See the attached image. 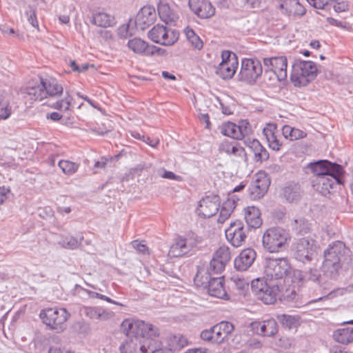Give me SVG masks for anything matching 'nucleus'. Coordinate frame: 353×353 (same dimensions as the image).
Wrapping results in <instances>:
<instances>
[{
	"instance_id": "obj_55",
	"label": "nucleus",
	"mask_w": 353,
	"mask_h": 353,
	"mask_svg": "<svg viewBox=\"0 0 353 353\" xmlns=\"http://www.w3.org/2000/svg\"><path fill=\"white\" fill-rule=\"evenodd\" d=\"M232 281L234 282L236 288L240 290H243L245 288H248V282L244 279H241L238 276H233L232 278Z\"/></svg>"
},
{
	"instance_id": "obj_17",
	"label": "nucleus",
	"mask_w": 353,
	"mask_h": 353,
	"mask_svg": "<svg viewBox=\"0 0 353 353\" xmlns=\"http://www.w3.org/2000/svg\"><path fill=\"white\" fill-rule=\"evenodd\" d=\"M220 198L218 195L206 196L199 201L197 214L203 218H210L215 215L220 208Z\"/></svg>"
},
{
	"instance_id": "obj_56",
	"label": "nucleus",
	"mask_w": 353,
	"mask_h": 353,
	"mask_svg": "<svg viewBox=\"0 0 353 353\" xmlns=\"http://www.w3.org/2000/svg\"><path fill=\"white\" fill-rule=\"evenodd\" d=\"M99 307H85L83 309L85 315L90 319H97Z\"/></svg>"
},
{
	"instance_id": "obj_25",
	"label": "nucleus",
	"mask_w": 353,
	"mask_h": 353,
	"mask_svg": "<svg viewBox=\"0 0 353 353\" xmlns=\"http://www.w3.org/2000/svg\"><path fill=\"white\" fill-rule=\"evenodd\" d=\"M276 124L267 123L263 130V134L266 139L269 147L273 150L279 151L282 146V143L276 134Z\"/></svg>"
},
{
	"instance_id": "obj_49",
	"label": "nucleus",
	"mask_w": 353,
	"mask_h": 353,
	"mask_svg": "<svg viewBox=\"0 0 353 353\" xmlns=\"http://www.w3.org/2000/svg\"><path fill=\"white\" fill-rule=\"evenodd\" d=\"M186 345V339L182 336H174L170 341V349L179 350Z\"/></svg>"
},
{
	"instance_id": "obj_36",
	"label": "nucleus",
	"mask_w": 353,
	"mask_h": 353,
	"mask_svg": "<svg viewBox=\"0 0 353 353\" xmlns=\"http://www.w3.org/2000/svg\"><path fill=\"white\" fill-rule=\"evenodd\" d=\"M83 239V236L79 238L72 236H61V239L58 243L63 248L75 250L79 247Z\"/></svg>"
},
{
	"instance_id": "obj_37",
	"label": "nucleus",
	"mask_w": 353,
	"mask_h": 353,
	"mask_svg": "<svg viewBox=\"0 0 353 353\" xmlns=\"http://www.w3.org/2000/svg\"><path fill=\"white\" fill-rule=\"evenodd\" d=\"M219 150L220 152H225L228 154H234L235 156H241L245 153L243 148L229 141H223L219 145Z\"/></svg>"
},
{
	"instance_id": "obj_27",
	"label": "nucleus",
	"mask_w": 353,
	"mask_h": 353,
	"mask_svg": "<svg viewBox=\"0 0 353 353\" xmlns=\"http://www.w3.org/2000/svg\"><path fill=\"white\" fill-rule=\"evenodd\" d=\"M45 83L44 79H40L39 83H36L35 85H30L24 90V94L30 100L41 101L46 98L45 93Z\"/></svg>"
},
{
	"instance_id": "obj_26",
	"label": "nucleus",
	"mask_w": 353,
	"mask_h": 353,
	"mask_svg": "<svg viewBox=\"0 0 353 353\" xmlns=\"http://www.w3.org/2000/svg\"><path fill=\"white\" fill-rule=\"evenodd\" d=\"M244 218L250 228H259L262 225L261 212L255 206H248L244 210Z\"/></svg>"
},
{
	"instance_id": "obj_31",
	"label": "nucleus",
	"mask_w": 353,
	"mask_h": 353,
	"mask_svg": "<svg viewBox=\"0 0 353 353\" xmlns=\"http://www.w3.org/2000/svg\"><path fill=\"white\" fill-rule=\"evenodd\" d=\"M249 147L254 154V160L256 162L262 163L269 159V152L258 140L253 139L251 141Z\"/></svg>"
},
{
	"instance_id": "obj_41",
	"label": "nucleus",
	"mask_w": 353,
	"mask_h": 353,
	"mask_svg": "<svg viewBox=\"0 0 353 353\" xmlns=\"http://www.w3.org/2000/svg\"><path fill=\"white\" fill-rule=\"evenodd\" d=\"M184 245H185V243H184L183 238L179 237L176 239L170 248V253L175 257L185 255V252H183V250H185Z\"/></svg>"
},
{
	"instance_id": "obj_29",
	"label": "nucleus",
	"mask_w": 353,
	"mask_h": 353,
	"mask_svg": "<svg viewBox=\"0 0 353 353\" xmlns=\"http://www.w3.org/2000/svg\"><path fill=\"white\" fill-rule=\"evenodd\" d=\"M305 281H312L316 283L320 289L325 290L328 288V283L327 279H330L329 276L325 275H321L320 272L317 269H310L305 273Z\"/></svg>"
},
{
	"instance_id": "obj_45",
	"label": "nucleus",
	"mask_w": 353,
	"mask_h": 353,
	"mask_svg": "<svg viewBox=\"0 0 353 353\" xmlns=\"http://www.w3.org/2000/svg\"><path fill=\"white\" fill-rule=\"evenodd\" d=\"M251 330L256 334L267 336L265 331V323L263 321H255L250 324Z\"/></svg>"
},
{
	"instance_id": "obj_59",
	"label": "nucleus",
	"mask_w": 353,
	"mask_h": 353,
	"mask_svg": "<svg viewBox=\"0 0 353 353\" xmlns=\"http://www.w3.org/2000/svg\"><path fill=\"white\" fill-rule=\"evenodd\" d=\"M26 14L30 23L34 28L38 27V21L34 10L30 8L29 10L26 12Z\"/></svg>"
},
{
	"instance_id": "obj_23",
	"label": "nucleus",
	"mask_w": 353,
	"mask_h": 353,
	"mask_svg": "<svg viewBox=\"0 0 353 353\" xmlns=\"http://www.w3.org/2000/svg\"><path fill=\"white\" fill-rule=\"evenodd\" d=\"M256 256V252L253 249H244L234 259L235 268L239 271L247 270L253 264Z\"/></svg>"
},
{
	"instance_id": "obj_4",
	"label": "nucleus",
	"mask_w": 353,
	"mask_h": 353,
	"mask_svg": "<svg viewBox=\"0 0 353 353\" xmlns=\"http://www.w3.org/2000/svg\"><path fill=\"white\" fill-rule=\"evenodd\" d=\"M121 329L127 336L154 339L159 335V329L154 325L141 320L128 319L121 323Z\"/></svg>"
},
{
	"instance_id": "obj_53",
	"label": "nucleus",
	"mask_w": 353,
	"mask_h": 353,
	"mask_svg": "<svg viewBox=\"0 0 353 353\" xmlns=\"http://www.w3.org/2000/svg\"><path fill=\"white\" fill-rule=\"evenodd\" d=\"M185 250H183V252H185V254H188L194 248H195L198 243V241L192 237H187L183 238Z\"/></svg>"
},
{
	"instance_id": "obj_15",
	"label": "nucleus",
	"mask_w": 353,
	"mask_h": 353,
	"mask_svg": "<svg viewBox=\"0 0 353 353\" xmlns=\"http://www.w3.org/2000/svg\"><path fill=\"white\" fill-rule=\"evenodd\" d=\"M225 233L228 241L235 248L243 245L247 239V230L240 220L231 222Z\"/></svg>"
},
{
	"instance_id": "obj_14",
	"label": "nucleus",
	"mask_w": 353,
	"mask_h": 353,
	"mask_svg": "<svg viewBox=\"0 0 353 353\" xmlns=\"http://www.w3.org/2000/svg\"><path fill=\"white\" fill-rule=\"evenodd\" d=\"M222 61L216 68V74L223 79H231L238 68V60L235 54L225 50L221 54Z\"/></svg>"
},
{
	"instance_id": "obj_24",
	"label": "nucleus",
	"mask_w": 353,
	"mask_h": 353,
	"mask_svg": "<svg viewBox=\"0 0 353 353\" xmlns=\"http://www.w3.org/2000/svg\"><path fill=\"white\" fill-rule=\"evenodd\" d=\"M279 8L288 15L303 16L305 9L299 0H279Z\"/></svg>"
},
{
	"instance_id": "obj_63",
	"label": "nucleus",
	"mask_w": 353,
	"mask_h": 353,
	"mask_svg": "<svg viewBox=\"0 0 353 353\" xmlns=\"http://www.w3.org/2000/svg\"><path fill=\"white\" fill-rule=\"evenodd\" d=\"M161 176L165 179L175 180L177 181H180L182 180L181 176L176 175L171 171L164 170L163 174L161 175Z\"/></svg>"
},
{
	"instance_id": "obj_1",
	"label": "nucleus",
	"mask_w": 353,
	"mask_h": 353,
	"mask_svg": "<svg viewBox=\"0 0 353 353\" xmlns=\"http://www.w3.org/2000/svg\"><path fill=\"white\" fill-rule=\"evenodd\" d=\"M307 173H312L311 183L313 188L323 196H327L330 190L341 184V177L345 173L342 165L328 160H319L310 163Z\"/></svg>"
},
{
	"instance_id": "obj_39",
	"label": "nucleus",
	"mask_w": 353,
	"mask_h": 353,
	"mask_svg": "<svg viewBox=\"0 0 353 353\" xmlns=\"http://www.w3.org/2000/svg\"><path fill=\"white\" fill-rule=\"evenodd\" d=\"M292 228L297 234H305L310 231V224L307 220L300 218L292 222Z\"/></svg>"
},
{
	"instance_id": "obj_13",
	"label": "nucleus",
	"mask_w": 353,
	"mask_h": 353,
	"mask_svg": "<svg viewBox=\"0 0 353 353\" xmlns=\"http://www.w3.org/2000/svg\"><path fill=\"white\" fill-rule=\"evenodd\" d=\"M148 37L153 42L163 46L173 45L179 39V33L174 30H168L162 25L154 26L148 33Z\"/></svg>"
},
{
	"instance_id": "obj_3",
	"label": "nucleus",
	"mask_w": 353,
	"mask_h": 353,
	"mask_svg": "<svg viewBox=\"0 0 353 353\" xmlns=\"http://www.w3.org/2000/svg\"><path fill=\"white\" fill-rule=\"evenodd\" d=\"M161 346V342L156 339L132 336L121 343L119 350L121 353H158Z\"/></svg>"
},
{
	"instance_id": "obj_50",
	"label": "nucleus",
	"mask_w": 353,
	"mask_h": 353,
	"mask_svg": "<svg viewBox=\"0 0 353 353\" xmlns=\"http://www.w3.org/2000/svg\"><path fill=\"white\" fill-rule=\"evenodd\" d=\"M71 100H72L71 97L68 95L65 98L53 103L51 105V107L54 109L59 110H68L70 107Z\"/></svg>"
},
{
	"instance_id": "obj_12",
	"label": "nucleus",
	"mask_w": 353,
	"mask_h": 353,
	"mask_svg": "<svg viewBox=\"0 0 353 353\" xmlns=\"http://www.w3.org/2000/svg\"><path fill=\"white\" fill-rule=\"evenodd\" d=\"M263 72V68L259 60L243 59L241 61V68L239 74L241 81L253 83Z\"/></svg>"
},
{
	"instance_id": "obj_9",
	"label": "nucleus",
	"mask_w": 353,
	"mask_h": 353,
	"mask_svg": "<svg viewBox=\"0 0 353 353\" xmlns=\"http://www.w3.org/2000/svg\"><path fill=\"white\" fill-rule=\"evenodd\" d=\"M291 265L286 258L268 259L264 267V278L266 281H276L288 275Z\"/></svg>"
},
{
	"instance_id": "obj_2",
	"label": "nucleus",
	"mask_w": 353,
	"mask_h": 353,
	"mask_svg": "<svg viewBox=\"0 0 353 353\" xmlns=\"http://www.w3.org/2000/svg\"><path fill=\"white\" fill-rule=\"evenodd\" d=\"M351 262L350 250L340 241L333 242L324 251L322 271L330 279H335L339 270L346 268Z\"/></svg>"
},
{
	"instance_id": "obj_40",
	"label": "nucleus",
	"mask_w": 353,
	"mask_h": 353,
	"mask_svg": "<svg viewBox=\"0 0 353 353\" xmlns=\"http://www.w3.org/2000/svg\"><path fill=\"white\" fill-rule=\"evenodd\" d=\"M279 322L286 328L296 327L299 324V317L295 316L282 314L277 316Z\"/></svg>"
},
{
	"instance_id": "obj_43",
	"label": "nucleus",
	"mask_w": 353,
	"mask_h": 353,
	"mask_svg": "<svg viewBox=\"0 0 353 353\" xmlns=\"http://www.w3.org/2000/svg\"><path fill=\"white\" fill-rule=\"evenodd\" d=\"M59 166L61 170L68 175H71L75 173L78 168L79 165L68 160H61L59 162Z\"/></svg>"
},
{
	"instance_id": "obj_44",
	"label": "nucleus",
	"mask_w": 353,
	"mask_h": 353,
	"mask_svg": "<svg viewBox=\"0 0 353 353\" xmlns=\"http://www.w3.org/2000/svg\"><path fill=\"white\" fill-rule=\"evenodd\" d=\"M213 258L227 264L231 259L230 248L225 245L221 246L214 254Z\"/></svg>"
},
{
	"instance_id": "obj_48",
	"label": "nucleus",
	"mask_w": 353,
	"mask_h": 353,
	"mask_svg": "<svg viewBox=\"0 0 353 353\" xmlns=\"http://www.w3.org/2000/svg\"><path fill=\"white\" fill-rule=\"evenodd\" d=\"M12 110L8 103L3 101V97L0 94V120L7 119L11 114Z\"/></svg>"
},
{
	"instance_id": "obj_42",
	"label": "nucleus",
	"mask_w": 353,
	"mask_h": 353,
	"mask_svg": "<svg viewBox=\"0 0 353 353\" xmlns=\"http://www.w3.org/2000/svg\"><path fill=\"white\" fill-rule=\"evenodd\" d=\"M225 265L226 263L212 257L210 261V265L205 272L208 275H210L211 274H220L224 270Z\"/></svg>"
},
{
	"instance_id": "obj_28",
	"label": "nucleus",
	"mask_w": 353,
	"mask_h": 353,
	"mask_svg": "<svg viewBox=\"0 0 353 353\" xmlns=\"http://www.w3.org/2000/svg\"><path fill=\"white\" fill-rule=\"evenodd\" d=\"M158 13L160 19L165 23H172L179 19L177 12L164 1H161L158 5Z\"/></svg>"
},
{
	"instance_id": "obj_46",
	"label": "nucleus",
	"mask_w": 353,
	"mask_h": 353,
	"mask_svg": "<svg viewBox=\"0 0 353 353\" xmlns=\"http://www.w3.org/2000/svg\"><path fill=\"white\" fill-rule=\"evenodd\" d=\"M265 323V331L267 336H272L278 332V325L276 321L271 318L263 320Z\"/></svg>"
},
{
	"instance_id": "obj_57",
	"label": "nucleus",
	"mask_w": 353,
	"mask_h": 353,
	"mask_svg": "<svg viewBox=\"0 0 353 353\" xmlns=\"http://www.w3.org/2000/svg\"><path fill=\"white\" fill-rule=\"evenodd\" d=\"M114 316V313L111 311H106L102 308H99L97 319L100 321H106Z\"/></svg>"
},
{
	"instance_id": "obj_54",
	"label": "nucleus",
	"mask_w": 353,
	"mask_h": 353,
	"mask_svg": "<svg viewBox=\"0 0 353 353\" xmlns=\"http://www.w3.org/2000/svg\"><path fill=\"white\" fill-rule=\"evenodd\" d=\"M74 329L78 333L85 334L89 332L90 326L85 322L79 321L74 325Z\"/></svg>"
},
{
	"instance_id": "obj_33",
	"label": "nucleus",
	"mask_w": 353,
	"mask_h": 353,
	"mask_svg": "<svg viewBox=\"0 0 353 353\" xmlns=\"http://www.w3.org/2000/svg\"><path fill=\"white\" fill-rule=\"evenodd\" d=\"M333 337L340 343H350L353 342V327L338 329L334 332Z\"/></svg>"
},
{
	"instance_id": "obj_60",
	"label": "nucleus",
	"mask_w": 353,
	"mask_h": 353,
	"mask_svg": "<svg viewBox=\"0 0 353 353\" xmlns=\"http://www.w3.org/2000/svg\"><path fill=\"white\" fill-rule=\"evenodd\" d=\"M222 207L232 213L236 208V201L232 198L228 199L223 202Z\"/></svg>"
},
{
	"instance_id": "obj_19",
	"label": "nucleus",
	"mask_w": 353,
	"mask_h": 353,
	"mask_svg": "<svg viewBox=\"0 0 353 353\" xmlns=\"http://www.w3.org/2000/svg\"><path fill=\"white\" fill-rule=\"evenodd\" d=\"M191 10L201 19H208L214 16L215 8L208 0H189Z\"/></svg>"
},
{
	"instance_id": "obj_38",
	"label": "nucleus",
	"mask_w": 353,
	"mask_h": 353,
	"mask_svg": "<svg viewBox=\"0 0 353 353\" xmlns=\"http://www.w3.org/2000/svg\"><path fill=\"white\" fill-rule=\"evenodd\" d=\"M221 133L225 136L232 137L234 139H241V134L238 130L236 124L232 122H227L220 127Z\"/></svg>"
},
{
	"instance_id": "obj_7",
	"label": "nucleus",
	"mask_w": 353,
	"mask_h": 353,
	"mask_svg": "<svg viewBox=\"0 0 353 353\" xmlns=\"http://www.w3.org/2000/svg\"><path fill=\"white\" fill-rule=\"evenodd\" d=\"M290 240V234L281 228L268 229L263 236V245L270 252H278Z\"/></svg>"
},
{
	"instance_id": "obj_47",
	"label": "nucleus",
	"mask_w": 353,
	"mask_h": 353,
	"mask_svg": "<svg viewBox=\"0 0 353 353\" xmlns=\"http://www.w3.org/2000/svg\"><path fill=\"white\" fill-rule=\"evenodd\" d=\"M288 274L292 278V282L297 285H302L305 281V273L299 270L289 271Z\"/></svg>"
},
{
	"instance_id": "obj_22",
	"label": "nucleus",
	"mask_w": 353,
	"mask_h": 353,
	"mask_svg": "<svg viewBox=\"0 0 353 353\" xmlns=\"http://www.w3.org/2000/svg\"><path fill=\"white\" fill-rule=\"evenodd\" d=\"M234 330V325L229 321H221L212 327L215 344L220 345L225 342Z\"/></svg>"
},
{
	"instance_id": "obj_20",
	"label": "nucleus",
	"mask_w": 353,
	"mask_h": 353,
	"mask_svg": "<svg viewBox=\"0 0 353 353\" xmlns=\"http://www.w3.org/2000/svg\"><path fill=\"white\" fill-rule=\"evenodd\" d=\"M128 48L134 52L145 56H150L154 54H159L161 48L153 45H150L145 41L139 38H134L129 40L128 43Z\"/></svg>"
},
{
	"instance_id": "obj_62",
	"label": "nucleus",
	"mask_w": 353,
	"mask_h": 353,
	"mask_svg": "<svg viewBox=\"0 0 353 353\" xmlns=\"http://www.w3.org/2000/svg\"><path fill=\"white\" fill-rule=\"evenodd\" d=\"M231 214V212L221 207L218 222L221 223H224L230 216Z\"/></svg>"
},
{
	"instance_id": "obj_52",
	"label": "nucleus",
	"mask_w": 353,
	"mask_h": 353,
	"mask_svg": "<svg viewBox=\"0 0 353 353\" xmlns=\"http://www.w3.org/2000/svg\"><path fill=\"white\" fill-rule=\"evenodd\" d=\"M238 130L241 134V139L250 133V123L247 120H241L239 123Z\"/></svg>"
},
{
	"instance_id": "obj_21",
	"label": "nucleus",
	"mask_w": 353,
	"mask_h": 353,
	"mask_svg": "<svg viewBox=\"0 0 353 353\" xmlns=\"http://www.w3.org/2000/svg\"><path fill=\"white\" fill-rule=\"evenodd\" d=\"M270 181L268 177L263 173L256 175L255 181L250 185L249 190L253 199L262 197L268 190Z\"/></svg>"
},
{
	"instance_id": "obj_8",
	"label": "nucleus",
	"mask_w": 353,
	"mask_h": 353,
	"mask_svg": "<svg viewBox=\"0 0 353 353\" xmlns=\"http://www.w3.org/2000/svg\"><path fill=\"white\" fill-rule=\"evenodd\" d=\"M316 241L309 237L297 239L292 245L291 250L295 259L303 263L310 262L316 252Z\"/></svg>"
},
{
	"instance_id": "obj_61",
	"label": "nucleus",
	"mask_w": 353,
	"mask_h": 353,
	"mask_svg": "<svg viewBox=\"0 0 353 353\" xmlns=\"http://www.w3.org/2000/svg\"><path fill=\"white\" fill-rule=\"evenodd\" d=\"M132 33L129 32V25H122L118 29V35L121 38H126L128 35H131Z\"/></svg>"
},
{
	"instance_id": "obj_32",
	"label": "nucleus",
	"mask_w": 353,
	"mask_h": 353,
	"mask_svg": "<svg viewBox=\"0 0 353 353\" xmlns=\"http://www.w3.org/2000/svg\"><path fill=\"white\" fill-rule=\"evenodd\" d=\"M301 185L297 183H292L285 187L283 194L284 198L290 203L297 202L301 197Z\"/></svg>"
},
{
	"instance_id": "obj_18",
	"label": "nucleus",
	"mask_w": 353,
	"mask_h": 353,
	"mask_svg": "<svg viewBox=\"0 0 353 353\" xmlns=\"http://www.w3.org/2000/svg\"><path fill=\"white\" fill-rule=\"evenodd\" d=\"M157 19V13L153 6H145L141 8L135 18L137 28L144 30L152 25Z\"/></svg>"
},
{
	"instance_id": "obj_58",
	"label": "nucleus",
	"mask_w": 353,
	"mask_h": 353,
	"mask_svg": "<svg viewBox=\"0 0 353 353\" xmlns=\"http://www.w3.org/2000/svg\"><path fill=\"white\" fill-rule=\"evenodd\" d=\"M132 247L139 252L143 254H148V247L138 241H134L132 242Z\"/></svg>"
},
{
	"instance_id": "obj_10",
	"label": "nucleus",
	"mask_w": 353,
	"mask_h": 353,
	"mask_svg": "<svg viewBox=\"0 0 353 353\" xmlns=\"http://www.w3.org/2000/svg\"><path fill=\"white\" fill-rule=\"evenodd\" d=\"M251 288L257 299L268 305L276 302L279 291L278 285H271L267 283V281L260 279L252 281Z\"/></svg>"
},
{
	"instance_id": "obj_16",
	"label": "nucleus",
	"mask_w": 353,
	"mask_h": 353,
	"mask_svg": "<svg viewBox=\"0 0 353 353\" xmlns=\"http://www.w3.org/2000/svg\"><path fill=\"white\" fill-rule=\"evenodd\" d=\"M265 72L271 71L278 81H281L287 77L288 61L285 57L265 58L263 59Z\"/></svg>"
},
{
	"instance_id": "obj_6",
	"label": "nucleus",
	"mask_w": 353,
	"mask_h": 353,
	"mask_svg": "<svg viewBox=\"0 0 353 353\" xmlns=\"http://www.w3.org/2000/svg\"><path fill=\"white\" fill-rule=\"evenodd\" d=\"M197 285H204L208 288L210 296L219 299H228V295L223 287V278H211L205 269H199L194 279Z\"/></svg>"
},
{
	"instance_id": "obj_11",
	"label": "nucleus",
	"mask_w": 353,
	"mask_h": 353,
	"mask_svg": "<svg viewBox=\"0 0 353 353\" xmlns=\"http://www.w3.org/2000/svg\"><path fill=\"white\" fill-rule=\"evenodd\" d=\"M69 316L65 309L56 307L42 310L39 314L43 323L58 332L63 330V325Z\"/></svg>"
},
{
	"instance_id": "obj_5",
	"label": "nucleus",
	"mask_w": 353,
	"mask_h": 353,
	"mask_svg": "<svg viewBox=\"0 0 353 353\" xmlns=\"http://www.w3.org/2000/svg\"><path fill=\"white\" fill-rule=\"evenodd\" d=\"M316 64L310 61H296L292 65L291 80L295 86H305L317 74Z\"/></svg>"
},
{
	"instance_id": "obj_64",
	"label": "nucleus",
	"mask_w": 353,
	"mask_h": 353,
	"mask_svg": "<svg viewBox=\"0 0 353 353\" xmlns=\"http://www.w3.org/2000/svg\"><path fill=\"white\" fill-rule=\"evenodd\" d=\"M188 41L196 49L200 50L203 47V42L197 35L193 37Z\"/></svg>"
},
{
	"instance_id": "obj_30",
	"label": "nucleus",
	"mask_w": 353,
	"mask_h": 353,
	"mask_svg": "<svg viewBox=\"0 0 353 353\" xmlns=\"http://www.w3.org/2000/svg\"><path fill=\"white\" fill-rule=\"evenodd\" d=\"M90 21L92 24L103 28L110 27L116 23L114 17L104 12H94Z\"/></svg>"
},
{
	"instance_id": "obj_51",
	"label": "nucleus",
	"mask_w": 353,
	"mask_h": 353,
	"mask_svg": "<svg viewBox=\"0 0 353 353\" xmlns=\"http://www.w3.org/2000/svg\"><path fill=\"white\" fill-rule=\"evenodd\" d=\"M201 339L208 343L215 344L214 334L212 332V327L210 329L203 330L200 334Z\"/></svg>"
},
{
	"instance_id": "obj_35",
	"label": "nucleus",
	"mask_w": 353,
	"mask_h": 353,
	"mask_svg": "<svg viewBox=\"0 0 353 353\" xmlns=\"http://www.w3.org/2000/svg\"><path fill=\"white\" fill-rule=\"evenodd\" d=\"M282 134L286 139L290 141H296L307 136L306 132L304 131L288 125L282 128Z\"/></svg>"
},
{
	"instance_id": "obj_34",
	"label": "nucleus",
	"mask_w": 353,
	"mask_h": 353,
	"mask_svg": "<svg viewBox=\"0 0 353 353\" xmlns=\"http://www.w3.org/2000/svg\"><path fill=\"white\" fill-rule=\"evenodd\" d=\"M46 98L50 97H59L63 93V87L59 84L56 79L44 80Z\"/></svg>"
}]
</instances>
